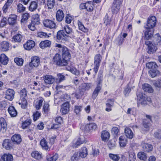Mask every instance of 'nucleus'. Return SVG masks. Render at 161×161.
I'll use <instances>...</instances> for the list:
<instances>
[{"label":"nucleus","instance_id":"f257e3e1","mask_svg":"<svg viewBox=\"0 0 161 161\" xmlns=\"http://www.w3.org/2000/svg\"><path fill=\"white\" fill-rule=\"evenodd\" d=\"M62 58L60 55L57 53L53 58V61L57 65L62 66L66 65L71 57L69 50L66 47L63 46L62 48Z\"/></svg>","mask_w":161,"mask_h":161},{"label":"nucleus","instance_id":"f03ea898","mask_svg":"<svg viewBox=\"0 0 161 161\" xmlns=\"http://www.w3.org/2000/svg\"><path fill=\"white\" fill-rule=\"evenodd\" d=\"M20 99L19 104L21 105V107L25 108L27 105V102L26 98L27 96V91L26 89L23 88L19 92Z\"/></svg>","mask_w":161,"mask_h":161},{"label":"nucleus","instance_id":"7ed1b4c3","mask_svg":"<svg viewBox=\"0 0 161 161\" xmlns=\"http://www.w3.org/2000/svg\"><path fill=\"white\" fill-rule=\"evenodd\" d=\"M157 22L156 17L154 16L149 17L144 27L147 29H152L156 25Z\"/></svg>","mask_w":161,"mask_h":161},{"label":"nucleus","instance_id":"20e7f679","mask_svg":"<svg viewBox=\"0 0 161 161\" xmlns=\"http://www.w3.org/2000/svg\"><path fill=\"white\" fill-rule=\"evenodd\" d=\"M101 59L102 57L100 54H98L95 56L94 63V66L93 69L95 72V74H97L98 71Z\"/></svg>","mask_w":161,"mask_h":161},{"label":"nucleus","instance_id":"39448f33","mask_svg":"<svg viewBox=\"0 0 161 161\" xmlns=\"http://www.w3.org/2000/svg\"><path fill=\"white\" fill-rule=\"evenodd\" d=\"M145 44L147 47V52L148 53L153 54L156 52L157 49V47L153 44L151 42L146 41Z\"/></svg>","mask_w":161,"mask_h":161},{"label":"nucleus","instance_id":"423d86ee","mask_svg":"<svg viewBox=\"0 0 161 161\" xmlns=\"http://www.w3.org/2000/svg\"><path fill=\"white\" fill-rule=\"evenodd\" d=\"M63 30H64V32H65L66 33L65 34L68 38L70 37L73 38L75 37V34L73 32L72 29L68 25L65 26Z\"/></svg>","mask_w":161,"mask_h":161},{"label":"nucleus","instance_id":"0eeeda50","mask_svg":"<svg viewBox=\"0 0 161 161\" xmlns=\"http://www.w3.org/2000/svg\"><path fill=\"white\" fill-rule=\"evenodd\" d=\"M136 95L138 99L141 101L142 105H145L147 104V101L150 102L151 100L150 98L145 97L142 93H137Z\"/></svg>","mask_w":161,"mask_h":161},{"label":"nucleus","instance_id":"6e6552de","mask_svg":"<svg viewBox=\"0 0 161 161\" xmlns=\"http://www.w3.org/2000/svg\"><path fill=\"white\" fill-rule=\"evenodd\" d=\"M44 26L50 29H52L56 28V24L52 20L50 19H45L43 21Z\"/></svg>","mask_w":161,"mask_h":161},{"label":"nucleus","instance_id":"1a4fd4ad","mask_svg":"<svg viewBox=\"0 0 161 161\" xmlns=\"http://www.w3.org/2000/svg\"><path fill=\"white\" fill-rule=\"evenodd\" d=\"M57 38L59 41H67L68 40V38L64 32V30L58 31L57 34Z\"/></svg>","mask_w":161,"mask_h":161},{"label":"nucleus","instance_id":"9d476101","mask_svg":"<svg viewBox=\"0 0 161 161\" xmlns=\"http://www.w3.org/2000/svg\"><path fill=\"white\" fill-rule=\"evenodd\" d=\"M15 92L11 89H7L5 92V98L10 101H12L14 97Z\"/></svg>","mask_w":161,"mask_h":161},{"label":"nucleus","instance_id":"9b49d317","mask_svg":"<svg viewBox=\"0 0 161 161\" xmlns=\"http://www.w3.org/2000/svg\"><path fill=\"white\" fill-rule=\"evenodd\" d=\"M34 68L37 67L40 64V60L39 57L37 56H34L31 58V61L30 63Z\"/></svg>","mask_w":161,"mask_h":161},{"label":"nucleus","instance_id":"f8f14e48","mask_svg":"<svg viewBox=\"0 0 161 161\" xmlns=\"http://www.w3.org/2000/svg\"><path fill=\"white\" fill-rule=\"evenodd\" d=\"M141 146L144 152H150L153 149V147L152 145L146 143L144 141L142 142Z\"/></svg>","mask_w":161,"mask_h":161},{"label":"nucleus","instance_id":"ddd939ff","mask_svg":"<svg viewBox=\"0 0 161 161\" xmlns=\"http://www.w3.org/2000/svg\"><path fill=\"white\" fill-rule=\"evenodd\" d=\"M13 144V143L11 140L5 139L3 141L2 145L3 147L6 150H9L12 148Z\"/></svg>","mask_w":161,"mask_h":161},{"label":"nucleus","instance_id":"4468645a","mask_svg":"<svg viewBox=\"0 0 161 161\" xmlns=\"http://www.w3.org/2000/svg\"><path fill=\"white\" fill-rule=\"evenodd\" d=\"M43 80L46 84H52L55 80V78L52 75H46L43 77Z\"/></svg>","mask_w":161,"mask_h":161},{"label":"nucleus","instance_id":"2eb2a0df","mask_svg":"<svg viewBox=\"0 0 161 161\" xmlns=\"http://www.w3.org/2000/svg\"><path fill=\"white\" fill-rule=\"evenodd\" d=\"M35 46V42L32 40H29L24 45V47L25 49L29 50L33 48Z\"/></svg>","mask_w":161,"mask_h":161},{"label":"nucleus","instance_id":"dca6fc26","mask_svg":"<svg viewBox=\"0 0 161 161\" xmlns=\"http://www.w3.org/2000/svg\"><path fill=\"white\" fill-rule=\"evenodd\" d=\"M11 141L13 144H19L21 141V139L20 135L15 134L13 135L11 137Z\"/></svg>","mask_w":161,"mask_h":161},{"label":"nucleus","instance_id":"f3484780","mask_svg":"<svg viewBox=\"0 0 161 161\" xmlns=\"http://www.w3.org/2000/svg\"><path fill=\"white\" fill-rule=\"evenodd\" d=\"M69 103H65L62 105L61 111L63 114H66L69 111Z\"/></svg>","mask_w":161,"mask_h":161},{"label":"nucleus","instance_id":"a211bd4d","mask_svg":"<svg viewBox=\"0 0 161 161\" xmlns=\"http://www.w3.org/2000/svg\"><path fill=\"white\" fill-rule=\"evenodd\" d=\"M0 125L1 127V131L2 133L5 132L6 130L7 123L6 121L3 117L0 118Z\"/></svg>","mask_w":161,"mask_h":161},{"label":"nucleus","instance_id":"6ab92c4d","mask_svg":"<svg viewBox=\"0 0 161 161\" xmlns=\"http://www.w3.org/2000/svg\"><path fill=\"white\" fill-rule=\"evenodd\" d=\"M64 17V14L63 11L61 9L57 11L56 14V19L58 22L61 21Z\"/></svg>","mask_w":161,"mask_h":161},{"label":"nucleus","instance_id":"aec40b11","mask_svg":"<svg viewBox=\"0 0 161 161\" xmlns=\"http://www.w3.org/2000/svg\"><path fill=\"white\" fill-rule=\"evenodd\" d=\"M38 7V3L36 1H31L29 7V10L31 12L35 11Z\"/></svg>","mask_w":161,"mask_h":161},{"label":"nucleus","instance_id":"412c9836","mask_svg":"<svg viewBox=\"0 0 161 161\" xmlns=\"http://www.w3.org/2000/svg\"><path fill=\"white\" fill-rule=\"evenodd\" d=\"M79 155L82 158H85L88 154L87 148L85 147L81 148L79 153Z\"/></svg>","mask_w":161,"mask_h":161},{"label":"nucleus","instance_id":"4be33fe9","mask_svg":"<svg viewBox=\"0 0 161 161\" xmlns=\"http://www.w3.org/2000/svg\"><path fill=\"white\" fill-rule=\"evenodd\" d=\"M109 133L106 130L102 131L101 132V137L103 141H107L109 139Z\"/></svg>","mask_w":161,"mask_h":161},{"label":"nucleus","instance_id":"5701e85b","mask_svg":"<svg viewBox=\"0 0 161 161\" xmlns=\"http://www.w3.org/2000/svg\"><path fill=\"white\" fill-rule=\"evenodd\" d=\"M8 111L11 116L12 117H16L17 114V112L13 106H10L8 109Z\"/></svg>","mask_w":161,"mask_h":161},{"label":"nucleus","instance_id":"b1692460","mask_svg":"<svg viewBox=\"0 0 161 161\" xmlns=\"http://www.w3.org/2000/svg\"><path fill=\"white\" fill-rule=\"evenodd\" d=\"M102 87V86H96V87L94 89V91L93 92L92 95V98L93 100H94L96 99L100 90H101Z\"/></svg>","mask_w":161,"mask_h":161},{"label":"nucleus","instance_id":"393cba45","mask_svg":"<svg viewBox=\"0 0 161 161\" xmlns=\"http://www.w3.org/2000/svg\"><path fill=\"white\" fill-rule=\"evenodd\" d=\"M40 145L43 149L47 151L50 149L47 144V142L45 138H43L41 140Z\"/></svg>","mask_w":161,"mask_h":161},{"label":"nucleus","instance_id":"a878e982","mask_svg":"<svg viewBox=\"0 0 161 161\" xmlns=\"http://www.w3.org/2000/svg\"><path fill=\"white\" fill-rule=\"evenodd\" d=\"M8 61V57L4 54H1L0 56V63L4 65H7Z\"/></svg>","mask_w":161,"mask_h":161},{"label":"nucleus","instance_id":"bb28decb","mask_svg":"<svg viewBox=\"0 0 161 161\" xmlns=\"http://www.w3.org/2000/svg\"><path fill=\"white\" fill-rule=\"evenodd\" d=\"M51 44V42L49 40L42 41L39 44V47L42 49L45 47H49Z\"/></svg>","mask_w":161,"mask_h":161},{"label":"nucleus","instance_id":"cd10ccee","mask_svg":"<svg viewBox=\"0 0 161 161\" xmlns=\"http://www.w3.org/2000/svg\"><path fill=\"white\" fill-rule=\"evenodd\" d=\"M103 80V72L101 71H99L98 73V77L96 81L97 84V86H102Z\"/></svg>","mask_w":161,"mask_h":161},{"label":"nucleus","instance_id":"c85d7f7f","mask_svg":"<svg viewBox=\"0 0 161 161\" xmlns=\"http://www.w3.org/2000/svg\"><path fill=\"white\" fill-rule=\"evenodd\" d=\"M84 142V140L83 136H80L79 137L76 142L73 144V147L74 148H76L80 146L81 144H83Z\"/></svg>","mask_w":161,"mask_h":161},{"label":"nucleus","instance_id":"c756f323","mask_svg":"<svg viewBox=\"0 0 161 161\" xmlns=\"http://www.w3.org/2000/svg\"><path fill=\"white\" fill-rule=\"evenodd\" d=\"M3 161H13V157L10 154H4L1 157Z\"/></svg>","mask_w":161,"mask_h":161},{"label":"nucleus","instance_id":"7c9ffc66","mask_svg":"<svg viewBox=\"0 0 161 161\" xmlns=\"http://www.w3.org/2000/svg\"><path fill=\"white\" fill-rule=\"evenodd\" d=\"M0 46L2 51H6L9 49V44L8 42L4 41L1 43Z\"/></svg>","mask_w":161,"mask_h":161},{"label":"nucleus","instance_id":"2f4dec72","mask_svg":"<svg viewBox=\"0 0 161 161\" xmlns=\"http://www.w3.org/2000/svg\"><path fill=\"white\" fill-rule=\"evenodd\" d=\"M14 0H7L3 8V12L6 13L8 10V8L12 4Z\"/></svg>","mask_w":161,"mask_h":161},{"label":"nucleus","instance_id":"473e14b6","mask_svg":"<svg viewBox=\"0 0 161 161\" xmlns=\"http://www.w3.org/2000/svg\"><path fill=\"white\" fill-rule=\"evenodd\" d=\"M114 99H108L107 100V103L106 104L107 108H106V110L107 111L109 112L111 111V107L114 105Z\"/></svg>","mask_w":161,"mask_h":161},{"label":"nucleus","instance_id":"72a5a7b5","mask_svg":"<svg viewBox=\"0 0 161 161\" xmlns=\"http://www.w3.org/2000/svg\"><path fill=\"white\" fill-rule=\"evenodd\" d=\"M125 133L127 138L132 139L133 137V134L130 129L129 128H126L125 130Z\"/></svg>","mask_w":161,"mask_h":161},{"label":"nucleus","instance_id":"f704fd0d","mask_svg":"<svg viewBox=\"0 0 161 161\" xmlns=\"http://www.w3.org/2000/svg\"><path fill=\"white\" fill-rule=\"evenodd\" d=\"M43 101H44V99L43 98H40L36 102L34 106L37 110H39L41 108Z\"/></svg>","mask_w":161,"mask_h":161},{"label":"nucleus","instance_id":"c9c22d12","mask_svg":"<svg viewBox=\"0 0 161 161\" xmlns=\"http://www.w3.org/2000/svg\"><path fill=\"white\" fill-rule=\"evenodd\" d=\"M121 4L114 2L112 8V12L114 14H117L118 13L120 9V6Z\"/></svg>","mask_w":161,"mask_h":161},{"label":"nucleus","instance_id":"e433bc0d","mask_svg":"<svg viewBox=\"0 0 161 161\" xmlns=\"http://www.w3.org/2000/svg\"><path fill=\"white\" fill-rule=\"evenodd\" d=\"M142 88L144 91L152 93L153 92V89L151 86L148 84H144L142 86Z\"/></svg>","mask_w":161,"mask_h":161},{"label":"nucleus","instance_id":"4c0bfd02","mask_svg":"<svg viewBox=\"0 0 161 161\" xmlns=\"http://www.w3.org/2000/svg\"><path fill=\"white\" fill-rule=\"evenodd\" d=\"M92 86V84L91 83H84L81 84V88L82 90L84 91H88L91 89Z\"/></svg>","mask_w":161,"mask_h":161},{"label":"nucleus","instance_id":"58836bf2","mask_svg":"<svg viewBox=\"0 0 161 161\" xmlns=\"http://www.w3.org/2000/svg\"><path fill=\"white\" fill-rule=\"evenodd\" d=\"M86 9L89 12H92L93 11L94 8V5L92 2L89 1L86 3Z\"/></svg>","mask_w":161,"mask_h":161},{"label":"nucleus","instance_id":"ea45409f","mask_svg":"<svg viewBox=\"0 0 161 161\" xmlns=\"http://www.w3.org/2000/svg\"><path fill=\"white\" fill-rule=\"evenodd\" d=\"M32 157L34 158L40 160L42 158V154L37 151H34L31 153Z\"/></svg>","mask_w":161,"mask_h":161},{"label":"nucleus","instance_id":"a19ab883","mask_svg":"<svg viewBox=\"0 0 161 161\" xmlns=\"http://www.w3.org/2000/svg\"><path fill=\"white\" fill-rule=\"evenodd\" d=\"M58 158V154L56 153L53 156L49 154L46 156L47 161H56Z\"/></svg>","mask_w":161,"mask_h":161},{"label":"nucleus","instance_id":"79ce46f5","mask_svg":"<svg viewBox=\"0 0 161 161\" xmlns=\"http://www.w3.org/2000/svg\"><path fill=\"white\" fill-rule=\"evenodd\" d=\"M58 78L55 79L56 82L57 83H59L65 79V76L62 73H58L57 74Z\"/></svg>","mask_w":161,"mask_h":161},{"label":"nucleus","instance_id":"37998d69","mask_svg":"<svg viewBox=\"0 0 161 161\" xmlns=\"http://www.w3.org/2000/svg\"><path fill=\"white\" fill-rule=\"evenodd\" d=\"M84 92L81 89L76 91L74 94L75 97L77 99H79L82 98V96L84 94Z\"/></svg>","mask_w":161,"mask_h":161},{"label":"nucleus","instance_id":"c03bdc74","mask_svg":"<svg viewBox=\"0 0 161 161\" xmlns=\"http://www.w3.org/2000/svg\"><path fill=\"white\" fill-rule=\"evenodd\" d=\"M82 109V106L81 105H75L74 108V112L76 114L79 115Z\"/></svg>","mask_w":161,"mask_h":161},{"label":"nucleus","instance_id":"a18cd8bd","mask_svg":"<svg viewBox=\"0 0 161 161\" xmlns=\"http://www.w3.org/2000/svg\"><path fill=\"white\" fill-rule=\"evenodd\" d=\"M50 105L47 102H45L43 106L42 111L45 114H47L50 111Z\"/></svg>","mask_w":161,"mask_h":161},{"label":"nucleus","instance_id":"49530a36","mask_svg":"<svg viewBox=\"0 0 161 161\" xmlns=\"http://www.w3.org/2000/svg\"><path fill=\"white\" fill-rule=\"evenodd\" d=\"M22 39V36L20 34H17L13 36L12 38V41L15 42H20Z\"/></svg>","mask_w":161,"mask_h":161},{"label":"nucleus","instance_id":"de8ad7c7","mask_svg":"<svg viewBox=\"0 0 161 161\" xmlns=\"http://www.w3.org/2000/svg\"><path fill=\"white\" fill-rule=\"evenodd\" d=\"M30 16V14L28 13H25L23 14L22 16L21 22V23H26Z\"/></svg>","mask_w":161,"mask_h":161},{"label":"nucleus","instance_id":"09e8293b","mask_svg":"<svg viewBox=\"0 0 161 161\" xmlns=\"http://www.w3.org/2000/svg\"><path fill=\"white\" fill-rule=\"evenodd\" d=\"M119 143L121 147H124L126 145V141L125 137L120 136L119 138Z\"/></svg>","mask_w":161,"mask_h":161},{"label":"nucleus","instance_id":"8fccbe9b","mask_svg":"<svg viewBox=\"0 0 161 161\" xmlns=\"http://www.w3.org/2000/svg\"><path fill=\"white\" fill-rule=\"evenodd\" d=\"M78 24L79 30L84 32H88V29L84 26L81 22L78 21Z\"/></svg>","mask_w":161,"mask_h":161},{"label":"nucleus","instance_id":"3c124183","mask_svg":"<svg viewBox=\"0 0 161 161\" xmlns=\"http://www.w3.org/2000/svg\"><path fill=\"white\" fill-rule=\"evenodd\" d=\"M55 4V0H47V6L48 8L52 9L54 7Z\"/></svg>","mask_w":161,"mask_h":161},{"label":"nucleus","instance_id":"603ef678","mask_svg":"<svg viewBox=\"0 0 161 161\" xmlns=\"http://www.w3.org/2000/svg\"><path fill=\"white\" fill-rule=\"evenodd\" d=\"M86 127L87 130H91L96 129L97 128V126L96 124L94 123H91L87 125Z\"/></svg>","mask_w":161,"mask_h":161},{"label":"nucleus","instance_id":"864d4df0","mask_svg":"<svg viewBox=\"0 0 161 161\" xmlns=\"http://www.w3.org/2000/svg\"><path fill=\"white\" fill-rule=\"evenodd\" d=\"M32 21L35 23L37 25H39L40 23L39 15L38 14L34 15L33 16V19Z\"/></svg>","mask_w":161,"mask_h":161},{"label":"nucleus","instance_id":"5fc2aeb1","mask_svg":"<svg viewBox=\"0 0 161 161\" xmlns=\"http://www.w3.org/2000/svg\"><path fill=\"white\" fill-rule=\"evenodd\" d=\"M146 66L149 69H156V67H157L156 63L155 62H151L147 63L146 64Z\"/></svg>","mask_w":161,"mask_h":161},{"label":"nucleus","instance_id":"6e6d98bb","mask_svg":"<svg viewBox=\"0 0 161 161\" xmlns=\"http://www.w3.org/2000/svg\"><path fill=\"white\" fill-rule=\"evenodd\" d=\"M137 156L138 158L141 160H145L147 159V156L145 153L140 152L138 153Z\"/></svg>","mask_w":161,"mask_h":161},{"label":"nucleus","instance_id":"4d7b16f0","mask_svg":"<svg viewBox=\"0 0 161 161\" xmlns=\"http://www.w3.org/2000/svg\"><path fill=\"white\" fill-rule=\"evenodd\" d=\"M24 60L22 58H15L14 59V62L18 66H21L23 65Z\"/></svg>","mask_w":161,"mask_h":161},{"label":"nucleus","instance_id":"13d9d810","mask_svg":"<svg viewBox=\"0 0 161 161\" xmlns=\"http://www.w3.org/2000/svg\"><path fill=\"white\" fill-rule=\"evenodd\" d=\"M80 158V157L79 155V153L76 152L74 153L73 155L72 156L71 160V161H78Z\"/></svg>","mask_w":161,"mask_h":161},{"label":"nucleus","instance_id":"bf43d9fd","mask_svg":"<svg viewBox=\"0 0 161 161\" xmlns=\"http://www.w3.org/2000/svg\"><path fill=\"white\" fill-rule=\"evenodd\" d=\"M37 36L38 37L41 38H48L49 37V36L46 32L42 31L38 32Z\"/></svg>","mask_w":161,"mask_h":161},{"label":"nucleus","instance_id":"052dcab7","mask_svg":"<svg viewBox=\"0 0 161 161\" xmlns=\"http://www.w3.org/2000/svg\"><path fill=\"white\" fill-rule=\"evenodd\" d=\"M25 8L21 3H19L17 5V11L18 12L21 13L25 11Z\"/></svg>","mask_w":161,"mask_h":161},{"label":"nucleus","instance_id":"680f3d73","mask_svg":"<svg viewBox=\"0 0 161 161\" xmlns=\"http://www.w3.org/2000/svg\"><path fill=\"white\" fill-rule=\"evenodd\" d=\"M109 156L111 159L114 161H118L120 158L119 156L117 154L110 153Z\"/></svg>","mask_w":161,"mask_h":161},{"label":"nucleus","instance_id":"e2e57ef3","mask_svg":"<svg viewBox=\"0 0 161 161\" xmlns=\"http://www.w3.org/2000/svg\"><path fill=\"white\" fill-rule=\"evenodd\" d=\"M153 83L154 86L156 88H161V79H158L156 80H154Z\"/></svg>","mask_w":161,"mask_h":161},{"label":"nucleus","instance_id":"0e129e2a","mask_svg":"<svg viewBox=\"0 0 161 161\" xmlns=\"http://www.w3.org/2000/svg\"><path fill=\"white\" fill-rule=\"evenodd\" d=\"M129 160L130 161H135L136 159V156L134 152L131 151L129 153Z\"/></svg>","mask_w":161,"mask_h":161},{"label":"nucleus","instance_id":"69168bd1","mask_svg":"<svg viewBox=\"0 0 161 161\" xmlns=\"http://www.w3.org/2000/svg\"><path fill=\"white\" fill-rule=\"evenodd\" d=\"M8 21L9 25H13L16 22V17L15 16L9 17L8 18Z\"/></svg>","mask_w":161,"mask_h":161},{"label":"nucleus","instance_id":"338daca9","mask_svg":"<svg viewBox=\"0 0 161 161\" xmlns=\"http://www.w3.org/2000/svg\"><path fill=\"white\" fill-rule=\"evenodd\" d=\"M34 68L32 65L31 66V64L30 63L29 65L25 66L24 69L28 72H31Z\"/></svg>","mask_w":161,"mask_h":161},{"label":"nucleus","instance_id":"774afa93","mask_svg":"<svg viewBox=\"0 0 161 161\" xmlns=\"http://www.w3.org/2000/svg\"><path fill=\"white\" fill-rule=\"evenodd\" d=\"M145 39L148 41L150 38L153 36V34L152 33H149V31H147L144 32Z\"/></svg>","mask_w":161,"mask_h":161}]
</instances>
